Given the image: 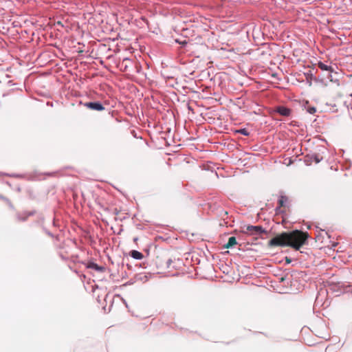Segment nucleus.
Segmentation results:
<instances>
[{
    "mask_svg": "<svg viewBox=\"0 0 352 352\" xmlns=\"http://www.w3.org/2000/svg\"><path fill=\"white\" fill-rule=\"evenodd\" d=\"M325 351H326V352H330L329 347H327V348H326Z\"/></svg>",
    "mask_w": 352,
    "mask_h": 352,
    "instance_id": "obj_23",
    "label": "nucleus"
},
{
    "mask_svg": "<svg viewBox=\"0 0 352 352\" xmlns=\"http://www.w3.org/2000/svg\"><path fill=\"white\" fill-rule=\"evenodd\" d=\"M126 266L128 267V269H131V265L130 264H126Z\"/></svg>",
    "mask_w": 352,
    "mask_h": 352,
    "instance_id": "obj_22",
    "label": "nucleus"
},
{
    "mask_svg": "<svg viewBox=\"0 0 352 352\" xmlns=\"http://www.w3.org/2000/svg\"><path fill=\"white\" fill-rule=\"evenodd\" d=\"M8 84H12V81H11V80H10V81L8 82Z\"/></svg>",
    "mask_w": 352,
    "mask_h": 352,
    "instance_id": "obj_26",
    "label": "nucleus"
},
{
    "mask_svg": "<svg viewBox=\"0 0 352 352\" xmlns=\"http://www.w3.org/2000/svg\"><path fill=\"white\" fill-rule=\"evenodd\" d=\"M288 198L285 195H280L278 200V206L277 207L276 210L279 208L284 207L285 206L286 202L287 201Z\"/></svg>",
    "mask_w": 352,
    "mask_h": 352,
    "instance_id": "obj_11",
    "label": "nucleus"
},
{
    "mask_svg": "<svg viewBox=\"0 0 352 352\" xmlns=\"http://www.w3.org/2000/svg\"><path fill=\"white\" fill-rule=\"evenodd\" d=\"M175 43L179 44L182 47H185L188 45V41L186 39L180 40L177 38L175 40Z\"/></svg>",
    "mask_w": 352,
    "mask_h": 352,
    "instance_id": "obj_15",
    "label": "nucleus"
},
{
    "mask_svg": "<svg viewBox=\"0 0 352 352\" xmlns=\"http://www.w3.org/2000/svg\"><path fill=\"white\" fill-rule=\"evenodd\" d=\"M287 263H290V262H291V261H290V260H289V259H287Z\"/></svg>",
    "mask_w": 352,
    "mask_h": 352,
    "instance_id": "obj_25",
    "label": "nucleus"
},
{
    "mask_svg": "<svg viewBox=\"0 0 352 352\" xmlns=\"http://www.w3.org/2000/svg\"><path fill=\"white\" fill-rule=\"evenodd\" d=\"M129 255L134 259H136V260H141L143 257H144V255L142 252L138 251V250H131L129 253Z\"/></svg>",
    "mask_w": 352,
    "mask_h": 352,
    "instance_id": "obj_10",
    "label": "nucleus"
},
{
    "mask_svg": "<svg viewBox=\"0 0 352 352\" xmlns=\"http://www.w3.org/2000/svg\"><path fill=\"white\" fill-rule=\"evenodd\" d=\"M125 63V65H124V70H127V68L130 66L129 65H131L133 63L131 59L129 58H124L123 59V61H122V65H124Z\"/></svg>",
    "mask_w": 352,
    "mask_h": 352,
    "instance_id": "obj_14",
    "label": "nucleus"
},
{
    "mask_svg": "<svg viewBox=\"0 0 352 352\" xmlns=\"http://www.w3.org/2000/svg\"><path fill=\"white\" fill-rule=\"evenodd\" d=\"M309 236L306 232L295 230L292 232H283L271 239L268 245L270 246L291 247L296 250L307 243Z\"/></svg>",
    "mask_w": 352,
    "mask_h": 352,
    "instance_id": "obj_1",
    "label": "nucleus"
},
{
    "mask_svg": "<svg viewBox=\"0 0 352 352\" xmlns=\"http://www.w3.org/2000/svg\"><path fill=\"white\" fill-rule=\"evenodd\" d=\"M0 199H3V200H4V201H6V202H7V201H9V199H8V198H6V197H3V196H2V195H0Z\"/></svg>",
    "mask_w": 352,
    "mask_h": 352,
    "instance_id": "obj_21",
    "label": "nucleus"
},
{
    "mask_svg": "<svg viewBox=\"0 0 352 352\" xmlns=\"http://www.w3.org/2000/svg\"><path fill=\"white\" fill-rule=\"evenodd\" d=\"M310 160L311 161H314L316 164H318L322 160V157L320 156L318 154L314 153L311 155Z\"/></svg>",
    "mask_w": 352,
    "mask_h": 352,
    "instance_id": "obj_12",
    "label": "nucleus"
},
{
    "mask_svg": "<svg viewBox=\"0 0 352 352\" xmlns=\"http://www.w3.org/2000/svg\"><path fill=\"white\" fill-rule=\"evenodd\" d=\"M318 66L322 71L328 72H329L328 78H329V79H331V80H332V79L331 78L332 77V73L334 71L333 68L331 66L326 65V64H324V63H322L321 61L318 62Z\"/></svg>",
    "mask_w": 352,
    "mask_h": 352,
    "instance_id": "obj_7",
    "label": "nucleus"
},
{
    "mask_svg": "<svg viewBox=\"0 0 352 352\" xmlns=\"http://www.w3.org/2000/svg\"><path fill=\"white\" fill-rule=\"evenodd\" d=\"M53 225H54V226H56V223H55V221H54V220L53 221Z\"/></svg>",
    "mask_w": 352,
    "mask_h": 352,
    "instance_id": "obj_24",
    "label": "nucleus"
},
{
    "mask_svg": "<svg viewBox=\"0 0 352 352\" xmlns=\"http://www.w3.org/2000/svg\"><path fill=\"white\" fill-rule=\"evenodd\" d=\"M274 112L282 116L288 117L291 115L292 109L285 106H278L275 108Z\"/></svg>",
    "mask_w": 352,
    "mask_h": 352,
    "instance_id": "obj_6",
    "label": "nucleus"
},
{
    "mask_svg": "<svg viewBox=\"0 0 352 352\" xmlns=\"http://www.w3.org/2000/svg\"><path fill=\"white\" fill-rule=\"evenodd\" d=\"M85 265L87 268L94 270L100 273L104 272L106 270L104 267L100 266L92 261H88L87 263H85Z\"/></svg>",
    "mask_w": 352,
    "mask_h": 352,
    "instance_id": "obj_5",
    "label": "nucleus"
},
{
    "mask_svg": "<svg viewBox=\"0 0 352 352\" xmlns=\"http://www.w3.org/2000/svg\"><path fill=\"white\" fill-rule=\"evenodd\" d=\"M6 175L11 177H16V178H20L22 177V175L19 174H6Z\"/></svg>",
    "mask_w": 352,
    "mask_h": 352,
    "instance_id": "obj_18",
    "label": "nucleus"
},
{
    "mask_svg": "<svg viewBox=\"0 0 352 352\" xmlns=\"http://www.w3.org/2000/svg\"><path fill=\"white\" fill-rule=\"evenodd\" d=\"M43 230L48 236H50L52 238L54 236V234L51 232L47 230L45 227H43Z\"/></svg>",
    "mask_w": 352,
    "mask_h": 352,
    "instance_id": "obj_17",
    "label": "nucleus"
},
{
    "mask_svg": "<svg viewBox=\"0 0 352 352\" xmlns=\"http://www.w3.org/2000/svg\"><path fill=\"white\" fill-rule=\"evenodd\" d=\"M172 262H173V261H172V259H170V258H169V259H168V260H167V261H166V264H167V267H168L170 265V264L172 263Z\"/></svg>",
    "mask_w": 352,
    "mask_h": 352,
    "instance_id": "obj_20",
    "label": "nucleus"
},
{
    "mask_svg": "<svg viewBox=\"0 0 352 352\" xmlns=\"http://www.w3.org/2000/svg\"><path fill=\"white\" fill-rule=\"evenodd\" d=\"M7 203H8L10 208H11L12 210H14V207L10 200H9V201H7Z\"/></svg>",
    "mask_w": 352,
    "mask_h": 352,
    "instance_id": "obj_19",
    "label": "nucleus"
},
{
    "mask_svg": "<svg viewBox=\"0 0 352 352\" xmlns=\"http://www.w3.org/2000/svg\"><path fill=\"white\" fill-rule=\"evenodd\" d=\"M307 111L310 114H314L316 112V108L315 107H309L307 109Z\"/></svg>",
    "mask_w": 352,
    "mask_h": 352,
    "instance_id": "obj_16",
    "label": "nucleus"
},
{
    "mask_svg": "<svg viewBox=\"0 0 352 352\" xmlns=\"http://www.w3.org/2000/svg\"><path fill=\"white\" fill-rule=\"evenodd\" d=\"M149 277L150 276L146 274L138 273L136 274L134 276V282L140 281L142 283H145L148 280Z\"/></svg>",
    "mask_w": 352,
    "mask_h": 352,
    "instance_id": "obj_8",
    "label": "nucleus"
},
{
    "mask_svg": "<svg viewBox=\"0 0 352 352\" xmlns=\"http://www.w3.org/2000/svg\"><path fill=\"white\" fill-rule=\"evenodd\" d=\"M36 214V210H32L30 212L24 211L23 212H17L16 214V217L19 221H27L29 217L33 216Z\"/></svg>",
    "mask_w": 352,
    "mask_h": 352,
    "instance_id": "obj_4",
    "label": "nucleus"
},
{
    "mask_svg": "<svg viewBox=\"0 0 352 352\" xmlns=\"http://www.w3.org/2000/svg\"><path fill=\"white\" fill-rule=\"evenodd\" d=\"M237 244L236 239L235 236H231L229 238L228 241L223 247L226 249L232 248L235 245Z\"/></svg>",
    "mask_w": 352,
    "mask_h": 352,
    "instance_id": "obj_9",
    "label": "nucleus"
},
{
    "mask_svg": "<svg viewBox=\"0 0 352 352\" xmlns=\"http://www.w3.org/2000/svg\"><path fill=\"white\" fill-rule=\"evenodd\" d=\"M244 234H249L254 236H259L262 234L266 233V230L261 226H245L242 228V231Z\"/></svg>",
    "mask_w": 352,
    "mask_h": 352,
    "instance_id": "obj_2",
    "label": "nucleus"
},
{
    "mask_svg": "<svg viewBox=\"0 0 352 352\" xmlns=\"http://www.w3.org/2000/svg\"><path fill=\"white\" fill-rule=\"evenodd\" d=\"M236 133H240V134L243 135L245 136H249L250 134V131L247 129H245V128H241L239 129H237L236 131Z\"/></svg>",
    "mask_w": 352,
    "mask_h": 352,
    "instance_id": "obj_13",
    "label": "nucleus"
},
{
    "mask_svg": "<svg viewBox=\"0 0 352 352\" xmlns=\"http://www.w3.org/2000/svg\"><path fill=\"white\" fill-rule=\"evenodd\" d=\"M80 103L82 104L84 107H87V109H89L93 111H102L105 109V107H104L103 104L100 101L86 102L84 103L80 102Z\"/></svg>",
    "mask_w": 352,
    "mask_h": 352,
    "instance_id": "obj_3",
    "label": "nucleus"
}]
</instances>
